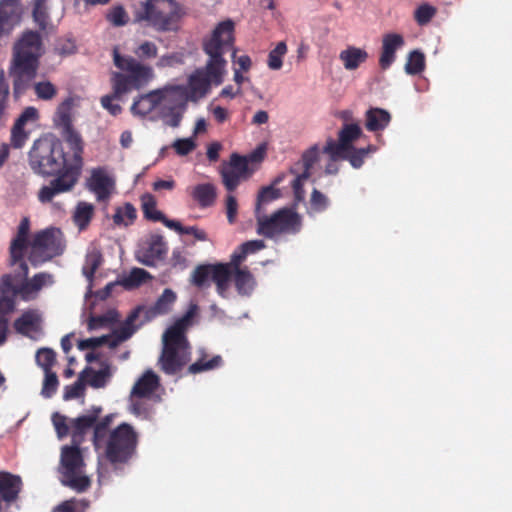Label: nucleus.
<instances>
[{
    "label": "nucleus",
    "mask_w": 512,
    "mask_h": 512,
    "mask_svg": "<svg viewBox=\"0 0 512 512\" xmlns=\"http://www.w3.org/2000/svg\"><path fill=\"white\" fill-rule=\"evenodd\" d=\"M67 147L69 151L66 152L61 140L45 136L35 140L28 153L29 166L36 175L54 177L37 193L42 204L52 202L57 195L71 192L79 182L84 166V147H81L79 157L73 145Z\"/></svg>",
    "instance_id": "1"
},
{
    "label": "nucleus",
    "mask_w": 512,
    "mask_h": 512,
    "mask_svg": "<svg viewBox=\"0 0 512 512\" xmlns=\"http://www.w3.org/2000/svg\"><path fill=\"white\" fill-rule=\"evenodd\" d=\"M234 41L233 21L220 22L210 38L203 41V50L209 57L205 67L190 75L187 86H175L173 90L185 101L196 102L207 94L211 83L220 85L227 65L223 55L233 49Z\"/></svg>",
    "instance_id": "2"
},
{
    "label": "nucleus",
    "mask_w": 512,
    "mask_h": 512,
    "mask_svg": "<svg viewBox=\"0 0 512 512\" xmlns=\"http://www.w3.org/2000/svg\"><path fill=\"white\" fill-rule=\"evenodd\" d=\"M54 283L53 275L39 272L27 278L26 267L21 274H3L0 277V346L7 340L9 315L16 310L17 301L35 300L45 286Z\"/></svg>",
    "instance_id": "3"
},
{
    "label": "nucleus",
    "mask_w": 512,
    "mask_h": 512,
    "mask_svg": "<svg viewBox=\"0 0 512 512\" xmlns=\"http://www.w3.org/2000/svg\"><path fill=\"white\" fill-rule=\"evenodd\" d=\"M43 54L42 38L36 31H24L15 42L8 69L9 76L12 78V95L15 101H18L31 88Z\"/></svg>",
    "instance_id": "4"
},
{
    "label": "nucleus",
    "mask_w": 512,
    "mask_h": 512,
    "mask_svg": "<svg viewBox=\"0 0 512 512\" xmlns=\"http://www.w3.org/2000/svg\"><path fill=\"white\" fill-rule=\"evenodd\" d=\"M85 462L80 444L71 442L61 448L59 474L62 485L82 493L91 486V479L85 473Z\"/></svg>",
    "instance_id": "5"
},
{
    "label": "nucleus",
    "mask_w": 512,
    "mask_h": 512,
    "mask_svg": "<svg viewBox=\"0 0 512 512\" xmlns=\"http://www.w3.org/2000/svg\"><path fill=\"white\" fill-rule=\"evenodd\" d=\"M255 218L257 234L268 239L298 234L303 225L301 215L289 207L280 208L270 215H258Z\"/></svg>",
    "instance_id": "6"
},
{
    "label": "nucleus",
    "mask_w": 512,
    "mask_h": 512,
    "mask_svg": "<svg viewBox=\"0 0 512 512\" xmlns=\"http://www.w3.org/2000/svg\"><path fill=\"white\" fill-rule=\"evenodd\" d=\"M137 442V434L133 427L127 423L120 424L103 442L107 461L115 467L127 463L136 451Z\"/></svg>",
    "instance_id": "7"
},
{
    "label": "nucleus",
    "mask_w": 512,
    "mask_h": 512,
    "mask_svg": "<svg viewBox=\"0 0 512 512\" xmlns=\"http://www.w3.org/2000/svg\"><path fill=\"white\" fill-rule=\"evenodd\" d=\"M190 361V345L186 337L165 331L158 366L167 375H175Z\"/></svg>",
    "instance_id": "8"
},
{
    "label": "nucleus",
    "mask_w": 512,
    "mask_h": 512,
    "mask_svg": "<svg viewBox=\"0 0 512 512\" xmlns=\"http://www.w3.org/2000/svg\"><path fill=\"white\" fill-rule=\"evenodd\" d=\"M182 14L179 2H143L136 21H146L159 31L172 30Z\"/></svg>",
    "instance_id": "9"
},
{
    "label": "nucleus",
    "mask_w": 512,
    "mask_h": 512,
    "mask_svg": "<svg viewBox=\"0 0 512 512\" xmlns=\"http://www.w3.org/2000/svg\"><path fill=\"white\" fill-rule=\"evenodd\" d=\"M62 233L59 229L48 228L36 233L30 243L28 260L38 266L63 252Z\"/></svg>",
    "instance_id": "10"
},
{
    "label": "nucleus",
    "mask_w": 512,
    "mask_h": 512,
    "mask_svg": "<svg viewBox=\"0 0 512 512\" xmlns=\"http://www.w3.org/2000/svg\"><path fill=\"white\" fill-rule=\"evenodd\" d=\"M77 100L78 98L75 96L64 99L56 108L53 122L60 129L66 145H73L76 155L79 156L81 147H84V140L73 126V109L77 105Z\"/></svg>",
    "instance_id": "11"
},
{
    "label": "nucleus",
    "mask_w": 512,
    "mask_h": 512,
    "mask_svg": "<svg viewBox=\"0 0 512 512\" xmlns=\"http://www.w3.org/2000/svg\"><path fill=\"white\" fill-rule=\"evenodd\" d=\"M29 231L30 221L28 218L25 217L20 221V224L17 229V234L12 239L9 248V263L11 266H16V268L13 271L8 272L7 274H21L22 269L24 267H26L27 275L29 274L28 265L24 260V256L30 245L28 241Z\"/></svg>",
    "instance_id": "12"
},
{
    "label": "nucleus",
    "mask_w": 512,
    "mask_h": 512,
    "mask_svg": "<svg viewBox=\"0 0 512 512\" xmlns=\"http://www.w3.org/2000/svg\"><path fill=\"white\" fill-rule=\"evenodd\" d=\"M113 55L115 66L128 72L134 89H141L153 78V69L150 66L143 65L130 56H121L117 49H114Z\"/></svg>",
    "instance_id": "13"
},
{
    "label": "nucleus",
    "mask_w": 512,
    "mask_h": 512,
    "mask_svg": "<svg viewBox=\"0 0 512 512\" xmlns=\"http://www.w3.org/2000/svg\"><path fill=\"white\" fill-rule=\"evenodd\" d=\"M362 134L357 124H345L338 133V142L328 139L323 152L328 154L332 161H337V156H344L343 153L353 147L352 143Z\"/></svg>",
    "instance_id": "14"
},
{
    "label": "nucleus",
    "mask_w": 512,
    "mask_h": 512,
    "mask_svg": "<svg viewBox=\"0 0 512 512\" xmlns=\"http://www.w3.org/2000/svg\"><path fill=\"white\" fill-rule=\"evenodd\" d=\"M167 250L163 236L152 235L147 243L137 251L136 259L145 266L154 267L158 261L165 258Z\"/></svg>",
    "instance_id": "15"
},
{
    "label": "nucleus",
    "mask_w": 512,
    "mask_h": 512,
    "mask_svg": "<svg viewBox=\"0 0 512 512\" xmlns=\"http://www.w3.org/2000/svg\"><path fill=\"white\" fill-rule=\"evenodd\" d=\"M101 406H92L84 415L71 420V442L81 444L86 433L93 429L95 431L96 421L101 415Z\"/></svg>",
    "instance_id": "16"
},
{
    "label": "nucleus",
    "mask_w": 512,
    "mask_h": 512,
    "mask_svg": "<svg viewBox=\"0 0 512 512\" xmlns=\"http://www.w3.org/2000/svg\"><path fill=\"white\" fill-rule=\"evenodd\" d=\"M115 182L105 168L98 167L91 171L87 180L88 189L96 195L98 201H106L110 198Z\"/></svg>",
    "instance_id": "17"
},
{
    "label": "nucleus",
    "mask_w": 512,
    "mask_h": 512,
    "mask_svg": "<svg viewBox=\"0 0 512 512\" xmlns=\"http://www.w3.org/2000/svg\"><path fill=\"white\" fill-rule=\"evenodd\" d=\"M22 14L21 2H0V39L10 35L21 22Z\"/></svg>",
    "instance_id": "18"
},
{
    "label": "nucleus",
    "mask_w": 512,
    "mask_h": 512,
    "mask_svg": "<svg viewBox=\"0 0 512 512\" xmlns=\"http://www.w3.org/2000/svg\"><path fill=\"white\" fill-rule=\"evenodd\" d=\"M38 118V110L33 106L26 107L22 111L11 129V145L14 148H22L24 146L28 139V133L24 130V126L29 121L35 122Z\"/></svg>",
    "instance_id": "19"
},
{
    "label": "nucleus",
    "mask_w": 512,
    "mask_h": 512,
    "mask_svg": "<svg viewBox=\"0 0 512 512\" xmlns=\"http://www.w3.org/2000/svg\"><path fill=\"white\" fill-rule=\"evenodd\" d=\"M404 45V38L397 33H388L383 36L382 49L379 58L381 69H388L396 58V51Z\"/></svg>",
    "instance_id": "20"
},
{
    "label": "nucleus",
    "mask_w": 512,
    "mask_h": 512,
    "mask_svg": "<svg viewBox=\"0 0 512 512\" xmlns=\"http://www.w3.org/2000/svg\"><path fill=\"white\" fill-rule=\"evenodd\" d=\"M42 317L36 309H29L24 311L14 323V329L17 333L31 337L32 333H39L41 331Z\"/></svg>",
    "instance_id": "21"
},
{
    "label": "nucleus",
    "mask_w": 512,
    "mask_h": 512,
    "mask_svg": "<svg viewBox=\"0 0 512 512\" xmlns=\"http://www.w3.org/2000/svg\"><path fill=\"white\" fill-rule=\"evenodd\" d=\"M163 90H153L147 94L141 95L131 106V112L134 115L144 117L151 113L164 99Z\"/></svg>",
    "instance_id": "22"
},
{
    "label": "nucleus",
    "mask_w": 512,
    "mask_h": 512,
    "mask_svg": "<svg viewBox=\"0 0 512 512\" xmlns=\"http://www.w3.org/2000/svg\"><path fill=\"white\" fill-rule=\"evenodd\" d=\"M160 379L152 370H147L134 384L130 398H148L159 387Z\"/></svg>",
    "instance_id": "23"
},
{
    "label": "nucleus",
    "mask_w": 512,
    "mask_h": 512,
    "mask_svg": "<svg viewBox=\"0 0 512 512\" xmlns=\"http://www.w3.org/2000/svg\"><path fill=\"white\" fill-rule=\"evenodd\" d=\"M211 269V280L215 283L218 294L224 296L229 288L233 271L229 264L224 263L212 264Z\"/></svg>",
    "instance_id": "24"
},
{
    "label": "nucleus",
    "mask_w": 512,
    "mask_h": 512,
    "mask_svg": "<svg viewBox=\"0 0 512 512\" xmlns=\"http://www.w3.org/2000/svg\"><path fill=\"white\" fill-rule=\"evenodd\" d=\"M391 121V115L381 108H370L366 112L365 127L371 132L384 130Z\"/></svg>",
    "instance_id": "25"
},
{
    "label": "nucleus",
    "mask_w": 512,
    "mask_h": 512,
    "mask_svg": "<svg viewBox=\"0 0 512 512\" xmlns=\"http://www.w3.org/2000/svg\"><path fill=\"white\" fill-rule=\"evenodd\" d=\"M345 69L355 70L368 59V53L361 48L350 46L339 54Z\"/></svg>",
    "instance_id": "26"
},
{
    "label": "nucleus",
    "mask_w": 512,
    "mask_h": 512,
    "mask_svg": "<svg viewBox=\"0 0 512 512\" xmlns=\"http://www.w3.org/2000/svg\"><path fill=\"white\" fill-rule=\"evenodd\" d=\"M166 227L176 231L180 235H192L194 237V241L185 240L184 243L187 246H192L195 244V241H207L208 235L205 230L197 227V226H183L179 221L172 220L167 221Z\"/></svg>",
    "instance_id": "27"
},
{
    "label": "nucleus",
    "mask_w": 512,
    "mask_h": 512,
    "mask_svg": "<svg viewBox=\"0 0 512 512\" xmlns=\"http://www.w3.org/2000/svg\"><path fill=\"white\" fill-rule=\"evenodd\" d=\"M176 299V293L166 288L156 300L155 304L148 309L149 316L156 317L169 313Z\"/></svg>",
    "instance_id": "28"
},
{
    "label": "nucleus",
    "mask_w": 512,
    "mask_h": 512,
    "mask_svg": "<svg viewBox=\"0 0 512 512\" xmlns=\"http://www.w3.org/2000/svg\"><path fill=\"white\" fill-rule=\"evenodd\" d=\"M10 86L3 69L0 70V128L8 122L10 113Z\"/></svg>",
    "instance_id": "29"
},
{
    "label": "nucleus",
    "mask_w": 512,
    "mask_h": 512,
    "mask_svg": "<svg viewBox=\"0 0 512 512\" xmlns=\"http://www.w3.org/2000/svg\"><path fill=\"white\" fill-rule=\"evenodd\" d=\"M232 277L239 294L249 295L252 292L255 286V280L247 268H234Z\"/></svg>",
    "instance_id": "30"
},
{
    "label": "nucleus",
    "mask_w": 512,
    "mask_h": 512,
    "mask_svg": "<svg viewBox=\"0 0 512 512\" xmlns=\"http://www.w3.org/2000/svg\"><path fill=\"white\" fill-rule=\"evenodd\" d=\"M191 196L199 206L203 208L210 207L214 204L216 199L215 186L210 183L198 184L193 187Z\"/></svg>",
    "instance_id": "31"
},
{
    "label": "nucleus",
    "mask_w": 512,
    "mask_h": 512,
    "mask_svg": "<svg viewBox=\"0 0 512 512\" xmlns=\"http://www.w3.org/2000/svg\"><path fill=\"white\" fill-rule=\"evenodd\" d=\"M142 202V210L144 217L148 220H152L154 222H161L166 226L167 221H172V219H168L161 211L156 209V200L152 194L146 193L141 197Z\"/></svg>",
    "instance_id": "32"
},
{
    "label": "nucleus",
    "mask_w": 512,
    "mask_h": 512,
    "mask_svg": "<svg viewBox=\"0 0 512 512\" xmlns=\"http://www.w3.org/2000/svg\"><path fill=\"white\" fill-rule=\"evenodd\" d=\"M376 150L373 145H368L366 148H355L354 146L343 153L344 156H337V160H348L353 168H360L365 157Z\"/></svg>",
    "instance_id": "33"
},
{
    "label": "nucleus",
    "mask_w": 512,
    "mask_h": 512,
    "mask_svg": "<svg viewBox=\"0 0 512 512\" xmlns=\"http://www.w3.org/2000/svg\"><path fill=\"white\" fill-rule=\"evenodd\" d=\"M94 215V206L91 203L79 202L76 206L73 220L79 230H84L88 227Z\"/></svg>",
    "instance_id": "34"
},
{
    "label": "nucleus",
    "mask_w": 512,
    "mask_h": 512,
    "mask_svg": "<svg viewBox=\"0 0 512 512\" xmlns=\"http://www.w3.org/2000/svg\"><path fill=\"white\" fill-rule=\"evenodd\" d=\"M152 279V275L142 268H132L128 276L124 277L120 284L125 289H134Z\"/></svg>",
    "instance_id": "35"
},
{
    "label": "nucleus",
    "mask_w": 512,
    "mask_h": 512,
    "mask_svg": "<svg viewBox=\"0 0 512 512\" xmlns=\"http://www.w3.org/2000/svg\"><path fill=\"white\" fill-rule=\"evenodd\" d=\"M140 310L141 307L132 310L122 325L113 331L120 341L128 340L136 332L137 327L134 322L138 319Z\"/></svg>",
    "instance_id": "36"
},
{
    "label": "nucleus",
    "mask_w": 512,
    "mask_h": 512,
    "mask_svg": "<svg viewBox=\"0 0 512 512\" xmlns=\"http://www.w3.org/2000/svg\"><path fill=\"white\" fill-rule=\"evenodd\" d=\"M118 319L119 314L116 310H108L102 315H91L88 319L87 328L89 331H93L103 327H108L116 323Z\"/></svg>",
    "instance_id": "37"
},
{
    "label": "nucleus",
    "mask_w": 512,
    "mask_h": 512,
    "mask_svg": "<svg viewBox=\"0 0 512 512\" xmlns=\"http://www.w3.org/2000/svg\"><path fill=\"white\" fill-rule=\"evenodd\" d=\"M137 217V211L131 203H125L119 206L113 215V222L117 226H128L134 222Z\"/></svg>",
    "instance_id": "38"
},
{
    "label": "nucleus",
    "mask_w": 512,
    "mask_h": 512,
    "mask_svg": "<svg viewBox=\"0 0 512 512\" xmlns=\"http://www.w3.org/2000/svg\"><path fill=\"white\" fill-rule=\"evenodd\" d=\"M280 197V191L273 186H266L261 188L258 192L256 206H255V217L258 215L265 214L263 211V206L268 204Z\"/></svg>",
    "instance_id": "39"
},
{
    "label": "nucleus",
    "mask_w": 512,
    "mask_h": 512,
    "mask_svg": "<svg viewBox=\"0 0 512 512\" xmlns=\"http://www.w3.org/2000/svg\"><path fill=\"white\" fill-rule=\"evenodd\" d=\"M223 363V359L220 355L212 357L210 360H206L204 357L198 359L188 367L189 374H198L205 371H210L219 368Z\"/></svg>",
    "instance_id": "40"
},
{
    "label": "nucleus",
    "mask_w": 512,
    "mask_h": 512,
    "mask_svg": "<svg viewBox=\"0 0 512 512\" xmlns=\"http://www.w3.org/2000/svg\"><path fill=\"white\" fill-rule=\"evenodd\" d=\"M31 87H33L36 97L43 101L54 99L58 93L57 87L48 80L32 83Z\"/></svg>",
    "instance_id": "41"
},
{
    "label": "nucleus",
    "mask_w": 512,
    "mask_h": 512,
    "mask_svg": "<svg viewBox=\"0 0 512 512\" xmlns=\"http://www.w3.org/2000/svg\"><path fill=\"white\" fill-rule=\"evenodd\" d=\"M425 69V56L419 50H414L409 53L407 62L405 64V72L409 75H417Z\"/></svg>",
    "instance_id": "42"
},
{
    "label": "nucleus",
    "mask_w": 512,
    "mask_h": 512,
    "mask_svg": "<svg viewBox=\"0 0 512 512\" xmlns=\"http://www.w3.org/2000/svg\"><path fill=\"white\" fill-rule=\"evenodd\" d=\"M113 93L116 97H121L123 94L134 89V84L129 78L128 74L114 72L112 75Z\"/></svg>",
    "instance_id": "43"
},
{
    "label": "nucleus",
    "mask_w": 512,
    "mask_h": 512,
    "mask_svg": "<svg viewBox=\"0 0 512 512\" xmlns=\"http://www.w3.org/2000/svg\"><path fill=\"white\" fill-rule=\"evenodd\" d=\"M113 416L106 415L105 417L98 418L95 425L92 441L96 449L100 448L107 436V430L112 422Z\"/></svg>",
    "instance_id": "44"
},
{
    "label": "nucleus",
    "mask_w": 512,
    "mask_h": 512,
    "mask_svg": "<svg viewBox=\"0 0 512 512\" xmlns=\"http://www.w3.org/2000/svg\"><path fill=\"white\" fill-rule=\"evenodd\" d=\"M197 311V305L191 304L187 312L178 319L171 327H169L166 331L171 333H177L180 337L185 336V330L190 325L192 318L195 316Z\"/></svg>",
    "instance_id": "45"
},
{
    "label": "nucleus",
    "mask_w": 512,
    "mask_h": 512,
    "mask_svg": "<svg viewBox=\"0 0 512 512\" xmlns=\"http://www.w3.org/2000/svg\"><path fill=\"white\" fill-rule=\"evenodd\" d=\"M212 264L198 265L192 273V283L198 288H206L210 286Z\"/></svg>",
    "instance_id": "46"
},
{
    "label": "nucleus",
    "mask_w": 512,
    "mask_h": 512,
    "mask_svg": "<svg viewBox=\"0 0 512 512\" xmlns=\"http://www.w3.org/2000/svg\"><path fill=\"white\" fill-rule=\"evenodd\" d=\"M102 260V254L96 250L86 255L85 264L82 268V272L88 280L93 279L96 270L102 263Z\"/></svg>",
    "instance_id": "47"
},
{
    "label": "nucleus",
    "mask_w": 512,
    "mask_h": 512,
    "mask_svg": "<svg viewBox=\"0 0 512 512\" xmlns=\"http://www.w3.org/2000/svg\"><path fill=\"white\" fill-rule=\"evenodd\" d=\"M186 102L187 101L183 99L179 104L170 108L169 111L164 114L163 118L166 125L174 128L180 125L187 107Z\"/></svg>",
    "instance_id": "48"
},
{
    "label": "nucleus",
    "mask_w": 512,
    "mask_h": 512,
    "mask_svg": "<svg viewBox=\"0 0 512 512\" xmlns=\"http://www.w3.org/2000/svg\"><path fill=\"white\" fill-rule=\"evenodd\" d=\"M87 371H90L89 367H86L79 375V378L76 382L71 385H67L64 389V399H75L83 395L85 390V382L84 377Z\"/></svg>",
    "instance_id": "49"
},
{
    "label": "nucleus",
    "mask_w": 512,
    "mask_h": 512,
    "mask_svg": "<svg viewBox=\"0 0 512 512\" xmlns=\"http://www.w3.org/2000/svg\"><path fill=\"white\" fill-rule=\"evenodd\" d=\"M287 53V45L285 42L281 41L279 42L276 47L269 52L268 55V67L271 70H279L282 65L283 61L282 58Z\"/></svg>",
    "instance_id": "50"
},
{
    "label": "nucleus",
    "mask_w": 512,
    "mask_h": 512,
    "mask_svg": "<svg viewBox=\"0 0 512 512\" xmlns=\"http://www.w3.org/2000/svg\"><path fill=\"white\" fill-rule=\"evenodd\" d=\"M37 364L45 371H51L56 362V353L50 348H41L36 353Z\"/></svg>",
    "instance_id": "51"
},
{
    "label": "nucleus",
    "mask_w": 512,
    "mask_h": 512,
    "mask_svg": "<svg viewBox=\"0 0 512 512\" xmlns=\"http://www.w3.org/2000/svg\"><path fill=\"white\" fill-rule=\"evenodd\" d=\"M33 19L41 30H45L48 27L50 17L47 11L46 2H35L33 8Z\"/></svg>",
    "instance_id": "52"
},
{
    "label": "nucleus",
    "mask_w": 512,
    "mask_h": 512,
    "mask_svg": "<svg viewBox=\"0 0 512 512\" xmlns=\"http://www.w3.org/2000/svg\"><path fill=\"white\" fill-rule=\"evenodd\" d=\"M224 168H227L233 172H236L244 177H248V161L245 157L238 155L237 153H233L230 158V162L228 165H224Z\"/></svg>",
    "instance_id": "53"
},
{
    "label": "nucleus",
    "mask_w": 512,
    "mask_h": 512,
    "mask_svg": "<svg viewBox=\"0 0 512 512\" xmlns=\"http://www.w3.org/2000/svg\"><path fill=\"white\" fill-rule=\"evenodd\" d=\"M437 10L435 7L424 3L420 5L414 12L415 21L420 25L424 26L428 24L431 19L435 16Z\"/></svg>",
    "instance_id": "54"
},
{
    "label": "nucleus",
    "mask_w": 512,
    "mask_h": 512,
    "mask_svg": "<svg viewBox=\"0 0 512 512\" xmlns=\"http://www.w3.org/2000/svg\"><path fill=\"white\" fill-rule=\"evenodd\" d=\"M220 173L223 184L229 192L235 191L240 184V181L247 178L224 167H222Z\"/></svg>",
    "instance_id": "55"
},
{
    "label": "nucleus",
    "mask_w": 512,
    "mask_h": 512,
    "mask_svg": "<svg viewBox=\"0 0 512 512\" xmlns=\"http://www.w3.org/2000/svg\"><path fill=\"white\" fill-rule=\"evenodd\" d=\"M44 373L45 378L43 381L41 394L46 398H50L57 391L59 381L56 373L52 371H45Z\"/></svg>",
    "instance_id": "56"
},
{
    "label": "nucleus",
    "mask_w": 512,
    "mask_h": 512,
    "mask_svg": "<svg viewBox=\"0 0 512 512\" xmlns=\"http://www.w3.org/2000/svg\"><path fill=\"white\" fill-rule=\"evenodd\" d=\"M329 199L317 189H313L310 198L311 209L315 212H323L328 208Z\"/></svg>",
    "instance_id": "57"
},
{
    "label": "nucleus",
    "mask_w": 512,
    "mask_h": 512,
    "mask_svg": "<svg viewBox=\"0 0 512 512\" xmlns=\"http://www.w3.org/2000/svg\"><path fill=\"white\" fill-rule=\"evenodd\" d=\"M172 146L178 155L185 156L196 148V143L192 138H183L175 140Z\"/></svg>",
    "instance_id": "58"
},
{
    "label": "nucleus",
    "mask_w": 512,
    "mask_h": 512,
    "mask_svg": "<svg viewBox=\"0 0 512 512\" xmlns=\"http://www.w3.org/2000/svg\"><path fill=\"white\" fill-rule=\"evenodd\" d=\"M319 160V149L317 145H314L302 155L303 172H310L314 164Z\"/></svg>",
    "instance_id": "59"
},
{
    "label": "nucleus",
    "mask_w": 512,
    "mask_h": 512,
    "mask_svg": "<svg viewBox=\"0 0 512 512\" xmlns=\"http://www.w3.org/2000/svg\"><path fill=\"white\" fill-rule=\"evenodd\" d=\"M107 19L114 26H123L127 24L129 17L126 11L121 6L114 7L111 12L107 15Z\"/></svg>",
    "instance_id": "60"
},
{
    "label": "nucleus",
    "mask_w": 512,
    "mask_h": 512,
    "mask_svg": "<svg viewBox=\"0 0 512 512\" xmlns=\"http://www.w3.org/2000/svg\"><path fill=\"white\" fill-rule=\"evenodd\" d=\"M157 53H158V48L157 46L153 43V42H150V41H145L143 42L136 50H135V54L141 58V59H146V58H155L157 56Z\"/></svg>",
    "instance_id": "61"
},
{
    "label": "nucleus",
    "mask_w": 512,
    "mask_h": 512,
    "mask_svg": "<svg viewBox=\"0 0 512 512\" xmlns=\"http://www.w3.org/2000/svg\"><path fill=\"white\" fill-rule=\"evenodd\" d=\"M52 420L59 437L67 436L69 433L71 434V424L68 425L66 423L67 419L65 416L59 413H54Z\"/></svg>",
    "instance_id": "62"
},
{
    "label": "nucleus",
    "mask_w": 512,
    "mask_h": 512,
    "mask_svg": "<svg viewBox=\"0 0 512 512\" xmlns=\"http://www.w3.org/2000/svg\"><path fill=\"white\" fill-rule=\"evenodd\" d=\"M86 373H92V378L89 381V384L94 388L103 387L106 383V378L109 376L108 369H101L99 371H93L90 368V371Z\"/></svg>",
    "instance_id": "63"
},
{
    "label": "nucleus",
    "mask_w": 512,
    "mask_h": 512,
    "mask_svg": "<svg viewBox=\"0 0 512 512\" xmlns=\"http://www.w3.org/2000/svg\"><path fill=\"white\" fill-rule=\"evenodd\" d=\"M117 98L118 97H116L114 93L112 95H105L101 97V105L113 116L119 115L122 111V108L119 104L113 103V100Z\"/></svg>",
    "instance_id": "64"
}]
</instances>
